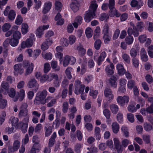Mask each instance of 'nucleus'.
<instances>
[{
  "label": "nucleus",
  "instance_id": "obj_21",
  "mask_svg": "<svg viewBox=\"0 0 153 153\" xmlns=\"http://www.w3.org/2000/svg\"><path fill=\"white\" fill-rule=\"evenodd\" d=\"M114 68V66L112 63H111L110 66L107 65L105 68V71L107 74L108 75H112L114 73L113 69Z\"/></svg>",
  "mask_w": 153,
  "mask_h": 153
},
{
  "label": "nucleus",
  "instance_id": "obj_55",
  "mask_svg": "<svg viewBox=\"0 0 153 153\" xmlns=\"http://www.w3.org/2000/svg\"><path fill=\"white\" fill-rule=\"evenodd\" d=\"M101 42L100 40L98 39L94 43V47L96 49L99 50L101 46Z\"/></svg>",
  "mask_w": 153,
  "mask_h": 153
},
{
  "label": "nucleus",
  "instance_id": "obj_34",
  "mask_svg": "<svg viewBox=\"0 0 153 153\" xmlns=\"http://www.w3.org/2000/svg\"><path fill=\"white\" fill-rule=\"evenodd\" d=\"M55 9L59 12L61 10L62 5L61 3L59 1L56 0L54 3Z\"/></svg>",
  "mask_w": 153,
  "mask_h": 153
},
{
  "label": "nucleus",
  "instance_id": "obj_54",
  "mask_svg": "<svg viewBox=\"0 0 153 153\" xmlns=\"http://www.w3.org/2000/svg\"><path fill=\"white\" fill-rule=\"evenodd\" d=\"M23 19L20 15H18L15 21V24L18 25H20L23 22Z\"/></svg>",
  "mask_w": 153,
  "mask_h": 153
},
{
  "label": "nucleus",
  "instance_id": "obj_29",
  "mask_svg": "<svg viewBox=\"0 0 153 153\" xmlns=\"http://www.w3.org/2000/svg\"><path fill=\"white\" fill-rule=\"evenodd\" d=\"M109 25L105 23L103 26L102 29V33L103 34L111 33V32L109 31Z\"/></svg>",
  "mask_w": 153,
  "mask_h": 153
},
{
  "label": "nucleus",
  "instance_id": "obj_39",
  "mask_svg": "<svg viewBox=\"0 0 153 153\" xmlns=\"http://www.w3.org/2000/svg\"><path fill=\"white\" fill-rule=\"evenodd\" d=\"M45 135L46 137L49 136L52 132V128L51 126L45 127Z\"/></svg>",
  "mask_w": 153,
  "mask_h": 153
},
{
  "label": "nucleus",
  "instance_id": "obj_64",
  "mask_svg": "<svg viewBox=\"0 0 153 153\" xmlns=\"http://www.w3.org/2000/svg\"><path fill=\"white\" fill-rule=\"evenodd\" d=\"M131 142L130 141L126 139H123L121 141L122 146L124 147H126Z\"/></svg>",
  "mask_w": 153,
  "mask_h": 153
},
{
  "label": "nucleus",
  "instance_id": "obj_7",
  "mask_svg": "<svg viewBox=\"0 0 153 153\" xmlns=\"http://www.w3.org/2000/svg\"><path fill=\"white\" fill-rule=\"evenodd\" d=\"M74 93L76 94L82 93L84 91L85 86L82 85L80 81L76 80L75 82Z\"/></svg>",
  "mask_w": 153,
  "mask_h": 153
},
{
  "label": "nucleus",
  "instance_id": "obj_43",
  "mask_svg": "<svg viewBox=\"0 0 153 153\" xmlns=\"http://www.w3.org/2000/svg\"><path fill=\"white\" fill-rule=\"evenodd\" d=\"M143 139L146 144H148L150 142V136L147 134H144L142 136Z\"/></svg>",
  "mask_w": 153,
  "mask_h": 153
},
{
  "label": "nucleus",
  "instance_id": "obj_51",
  "mask_svg": "<svg viewBox=\"0 0 153 153\" xmlns=\"http://www.w3.org/2000/svg\"><path fill=\"white\" fill-rule=\"evenodd\" d=\"M62 111L64 113H66L68 111V103L67 102H63L62 104Z\"/></svg>",
  "mask_w": 153,
  "mask_h": 153
},
{
  "label": "nucleus",
  "instance_id": "obj_47",
  "mask_svg": "<svg viewBox=\"0 0 153 153\" xmlns=\"http://www.w3.org/2000/svg\"><path fill=\"white\" fill-rule=\"evenodd\" d=\"M25 91L23 89H21L19 93V96H17L18 98L19 97V100L20 101H22L25 97Z\"/></svg>",
  "mask_w": 153,
  "mask_h": 153
},
{
  "label": "nucleus",
  "instance_id": "obj_5",
  "mask_svg": "<svg viewBox=\"0 0 153 153\" xmlns=\"http://www.w3.org/2000/svg\"><path fill=\"white\" fill-rule=\"evenodd\" d=\"M21 143L20 140H15L13 143V146H8V153H14L18 150L20 147Z\"/></svg>",
  "mask_w": 153,
  "mask_h": 153
},
{
  "label": "nucleus",
  "instance_id": "obj_56",
  "mask_svg": "<svg viewBox=\"0 0 153 153\" xmlns=\"http://www.w3.org/2000/svg\"><path fill=\"white\" fill-rule=\"evenodd\" d=\"M121 129L124 136L126 137H128V132L127 128L125 126H123L122 127Z\"/></svg>",
  "mask_w": 153,
  "mask_h": 153
},
{
  "label": "nucleus",
  "instance_id": "obj_24",
  "mask_svg": "<svg viewBox=\"0 0 153 153\" xmlns=\"http://www.w3.org/2000/svg\"><path fill=\"white\" fill-rule=\"evenodd\" d=\"M116 67L119 75L120 76L123 75L125 72V70L122 64H118L117 65Z\"/></svg>",
  "mask_w": 153,
  "mask_h": 153
},
{
  "label": "nucleus",
  "instance_id": "obj_13",
  "mask_svg": "<svg viewBox=\"0 0 153 153\" xmlns=\"http://www.w3.org/2000/svg\"><path fill=\"white\" fill-rule=\"evenodd\" d=\"M49 27V25L39 26L36 30V36L39 38H41L42 36L44 34V30L48 29Z\"/></svg>",
  "mask_w": 153,
  "mask_h": 153
},
{
  "label": "nucleus",
  "instance_id": "obj_30",
  "mask_svg": "<svg viewBox=\"0 0 153 153\" xmlns=\"http://www.w3.org/2000/svg\"><path fill=\"white\" fill-rule=\"evenodd\" d=\"M110 108L112 113L116 114L119 110V107L116 104H112L110 105Z\"/></svg>",
  "mask_w": 153,
  "mask_h": 153
},
{
  "label": "nucleus",
  "instance_id": "obj_62",
  "mask_svg": "<svg viewBox=\"0 0 153 153\" xmlns=\"http://www.w3.org/2000/svg\"><path fill=\"white\" fill-rule=\"evenodd\" d=\"M42 129V125L39 123L36 125L34 128V132L35 133H39L41 131Z\"/></svg>",
  "mask_w": 153,
  "mask_h": 153
},
{
  "label": "nucleus",
  "instance_id": "obj_27",
  "mask_svg": "<svg viewBox=\"0 0 153 153\" xmlns=\"http://www.w3.org/2000/svg\"><path fill=\"white\" fill-rule=\"evenodd\" d=\"M21 31L22 34L25 35L28 32L29 27L26 23H23L21 25Z\"/></svg>",
  "mask_w": 153,
  "mask_h": 153
},
{
  "label": "nucleus",
  "instance_id": "obj_49",
  "mask_svg": "<svg viewBox=\"0 0 153 153\" xmlns=\"http://www.w3.org/2000/svg\"><path fill=\"white\" fill-rule=\"evenodd\" d=\"M42 54L43 58L46 60H51L52 58V54L50 52L45 54L42 53Z\"/></svg>",
  "mask_w": 153,
  "mask_h": 153
},
{
  "label": "nucleus",
  "instance_id": "obj_20",
  "mask_svg": "<svg viewBox=\"0 0 153 153\" xmlns=\"http://www.w3.org/2000/svg\"><path fill=\"white\" fill-rule=\"evenodd\" d=\"M140 55L141 59L142 61L146 62L148 60V56L145 48H143L141 49L140 51Z\"/></svg>",
  "mask_w": 153,
  "mask_h": 153
},
{
  "label": "nucleus",
  "instance_id": "obj_22",
  "mask_svg": "<svg viewBox=\"0 0 153 153\" xmlns=\"http://www.w3.org/2000/svg\"><path fill=\"white\" fill-rule=\"evenodd\" d=\"M8 94L9 97L13 98V100L14 102L17 101L18 100V97L17 96L14 97L16 94V91L13 88H10L8 92Z\"/></svg>",
  "mask_w": 153,
  "mask_h": 153
},
{
  "label": "nucleus",
  "instance_id": "obj_25",
  "mask_svg": "<svg viewBox=\"0 0 153 153\" xmlns=\"http://www.w3.org/2000/svg\"><path fill=\"white\" fill-rule=\"evenodd\" d=\"M1 91L2 90H0V107L4 108L6 106L7 102L6 100L3 98L1 94Z\"/></svg>",
  "mask_w": 153,
  "mask_h": 153
},
{
  "label": "nucleus",
  "instance_id": "obj_44",
  "mask_svg": "<svg viewBox=\"0 0 153 153\" xmlns=\"http://www.w3.org/2000/svg\"><path fill=\"white\" fill-rule=\"evenodd\" d=\"M51 66L52 68L56 71H58L60 69L59 67L58 66L57 62L56 61H52L51 62Z\"/></svg>",
  "mask_w": 153,
  "mask_h": 153
},
{
  "label": "nucleus",
  "instance_id": "obj_26",
  "mask_svg": "<svg viewBox=\"0 0 153 153\" xmlns=\"http://www.w3.org/2000/svg\"><path fill=\"white\" fill-rule=\"evenodd\" d=\"M111 126L113 133L115 134L117 133L120 128L119 124L117 122H114L112 123Z\"/></svg>",
  "mask_w": 153,
  "mask_h": 153
},
{
  "label": "nucleus",
  "instance_id": "obj_59",
  "mask_svg": "<svg viewBox=\"0 0 153 153\" xmlns=\"http://www.w3.org/2000/svg\"><path fill=\"white\" fill-rule=\"evenodd\" d=\"M76 39L75 36L71 35L68 38L69 42L70 45H72L74 44Z\"/></svg>",
  "mask_w": 153,
  "mask_h": 153
},
{
  "label": "nucleus",
  "instance_id": "obj_58",
  "mask_svg": "<svg viewBox=\"0 0 153 153\" xmlns=\"http://www.w3.org/2000/svg\"><path fill=\"white\" fill-rule=\"evenodd\" d=\"M122 57L125 62L128 63H130V58L129 56L126 54L123 53L122 55Z\"/></svg>",
  "mask_w": 153,
  "mask_h": 153
},
{
  "label": "nucleus",
  "instance_id": "obj_28",
  "mask_svg": "<svg viewBox=\"0 0 153 153\" xmlns=\"http://www.w3.org/2000/svg\"><path fill=\"white\" fill-rule=\"evenodd\" d=\"M25 68L26 69L24 75L25 76H27V75L30 74L32 72L33 68V64L31 63L29 66Z\"/></svg>",
  "mask_w": 153,
  "mask_h": 153
},
{
  "label": "nucleus",
  "instance_id": "obj_36",
  "mask_svg": "<svg viewBox=\"0 0 153 153\" xmlns=\"http://www.w3.org/2000/svg\"><path fill=\"white\" fill-rule=\"evenodd\" d=\"M85 34L86 37L88 38H90L91 37L93 34V31L91 28L90 27H87L85 30Z\"/></svg>",
  "mask_w": 153,
  "mask_h": 153
},
{
  "label": "nucleus",
  "instance_id": "obj_40",
  "mask_svg": "<svg viewBox=\"0 0 153 153\" xmlns=\"http://www.w3.org/2000/svg\"><path fill=\"white\" fill-rule=\"evenodd\" d=\"M77 49L79 51V54L81 56H83L86 53V50L82 46H78L77 47Z\"/></svg>",
  "mask_w": 153,
  "mask_h": 153
},
{
  "label": "nucleus",
  "instance_id": "obj_11",
  "mask_svg": "<svg viewBox=\"0 0 153 153\" xmlns=\"http://www.w3.org/2000/svg\"><path fill=\"white\" fill-rule=\"evenodd\" d=\"M82 1V0H71L70 7L74 12H76L79 10Z\"/></svg>",
  "mask_w": 153,
  "mask_h": 153
},
{
  "label": "nucleus",
  "instance_id": "obj_48",
  "mask_svg": "<svg viewBox=\"0 0 153 153\" xmlns=\"http://www.w3.org/2000/svg\"><path fill=\"white\" fill-rule=\"evenodd\" d=\"M72 69V68L69 67L67 68L65 71V74L68 78L69 79H71L72 78L71 71Z\"/></svg>",
  "mask_w": 153,
  "mask_h": 153
},
{
  "label": "nucleus",
  "instance_id": "obj_45",
  "mask_svg": "<svg viewBox=\"0 0 153 153\" xmlns=\"http://www.w3.org/2000/svg\"><path fill=\"white\" fill-rule=\"evenodd\" d=\"M59 79L58 75L54 73H50L49 74V81H51L53 79L56 80Z\"/></svg>",
  "mask_w": 153,
  "mask_h": 153
},
{
  "label": "nucleus",
  "instance_id": "obj_33",
  "mask_svg": "<svg viewBox=\"0 0 153 153\" xmlns=\"http://www.w3.org/2000/svg\"><path fill=\"white\" fill-rule=\"evenodd\" d=\"M144 130L147 132H149L152 129V126L149 123L146 122L143 125Z\"/></svg>",
  "mask_w": 153,
  "mask_h": 153
},
{
  "label": "nucleus",
  "instance_id": "obj_61",
  "mask_svg": "<svg viewBox=\"0 0 153 153\" xmlns=\"http://www.w3.org/2000/svg\"><path fill=\"white\" fill-rule=\"evenodd\" d=\"M127 118L128 120L131 123H133L134 121V117L131 113H128L127 114Z\"/></svg>",
  "mask_w": 153,
  "mask_h": 153
},
{
  "label": "nucleus",
  "instance_id": "obj_41",
  "mask_svg": "<svg viewBox=\"0 0 153 153\" xmlns=\"http://www.w3.org/2000/svg\"><path fill=\"white\" fill-rule=\"evenodd\" d=\"M28 109L20 110L18 116L19 118H21L28 116Z\"/></svg>",
  "mask_w": 153,
  "mask_h": 153
},
{
  "label": "nucleus",
  "instance_id": "obj_60",
  "mask_svg": "<svg viewBox=\"0 0 153 153\" xmlns=\"http://www.w3.org/2000/svg\"><path fill=\"white\" fill-rule=\"evenodd\" d=\"M29 141V138L28 135L27 134H26L22 140V145H25L27 144L28 143Z\"/></svg>",
  "mask_w": 153,
  "mask_h": 153
},
{
  "label": "nucleus",
  "instance_id": "obj_2",
  "mask_svg": "<svg viewBox=\"0 0 153 153\" xmlns=\"http://www.w3.org/2000/svg\"><path fill=\"white\" fill-rule=\"evenodd\" d=\"M98 7L96 1H92L91 4L88 11H86L84 16L85 22H89L95 16V12Z\"/></svg>",
  "mask_w": 153,
  "mask_h": 153
},
{
  "label": "nucleus",
  "instance_id": "obj_12",
  "mask_svg": "<svg viewBox=\"0 0 153 153\" xmlns=\"http://www.w3.org/2000/svg\"><path fill=\"white\" fill-rule=\"evenodd\" d=\"M104 94L105 97L108 101H111L113 99L114 94L110 88H106L104 91Z\"/></svg>",
  "mask_w": 153,
  "mask_h": 153
},
{
  "label": "nucleus",
  "instance_id": "obj_32",
  "mask_svg": "<svg viewBox=\"0 0 153 153\" xmlns=\"http://www.w3.org/2000/svg\"><path fill=\"white\" fill-rule=\"evenodd\" d=\"M56 133L55 132H53L51 138L49 140L48 146L49 147H51L53 146L55 142V138H56Z\"/></svg>",
  "mask_w": 153,
  "mask_h": 153
},
{
  "label": "nucleus",
  "instance_id": "obj_35",
  "mask_svg": "<svg viewBox=\"0 0 153 153\" xmlns=\"http://www.w3.org/2000/svg\"><path fill=\"white\" fill-rule=\"evenodd\" d=\"M111 37V33L103 34V38L104 42L108 44L110 41Z\"/></svg>",
  "mask_w": 153,
  "mask_h": 153
},
{
  "label": "nucleus",
  "instance_id": "obj_50",
  "mask_svg": "<svg viewBox=\"0 0 153 153\" xmlns=\"http://www.w3.org/2000/svg\"><path fill=\"white\" fill-rule=\"evenodd\" d=\"M126 43L128 45L131 44L133 42L134 39L132 36H129L126 37L125 39Z\"/></svg>",
  "mask_w": 153,
  "mask_h": 153
},
{
  "label": "nucleus",
  "instance_id": "obj_46",
  "mask_svg": "<svg viewBox=\"0 0 153 153\" xmlns=\"http://www.w3.org/2000/svg\"><path fill=\"white\" fill-rule=\"evenodd\" d=\"M1 89H0V90H2L1 92L2 91V89L7 91L8 90L9 88V86L7 82L5 81H3L1 82Z\"/></svg>",
  "mask_w": 153,
  "mask_h": 153
},
{
  "label": "nucleus",
  "instance_id": "obj_19",
  "mask_svg": "<svg viewBox=\"0 0 153 153\" xmlns=\"http://www.w3.org/2000/svg\"><path fill=\"white\" fill-rule=\"evenodd\" d=\"M117 78L115 76H111L109 79V82L111 86L114 88H116L117 86V83L116 81Z\"/></svg>",
  "mask_w": 153,
  "mask_h": 153
},
{
  "label": "nucleus",
  "instance_id": "obj_10",
  "mask_svg": "<svg viewBox=\"0 0 153 153\" xmlns=\"http://www.w3.org/2000/svg\"><path fill=\"white\" fill-rule=\"evenodd\" d=\"M27 86L28 88H33V90L36 92L39 88V85L35 79H30L28 82Z\"/></svg>",
  "mask_w": 153,
  "mask_h": 153
},
{
  "label": "nucleus",
  "instance_id": "obj_4",
  "mask_svg": "<svg viewBox=\"0 0 153 153\" xmlns=\"http://www.w3.org/2000/svg\"><path fill=\"white\" fill-rule=\"evenodd\" d=\"M34 35L31 34L29 38L27 39L25 41L22 42L21 44V48L24 49L26 48L31 47L33 43V42L35 40Z\"/></svg>",
  "mask_w": 153,
  "mask_h": 153
},
{
  "label": "nucleus",
  "instance_id": "obj_1",
  "mask_svg": "<svg viewBox=\"0 0 153 153\" xmlns=\"http://www.w3.org/2000/svg\"><path fill=\"white\" fill-rule=\"evenodd\" d=\"M47 95L48 92L46 90L38 92L34 100V103L38 105H44L48 102L53 98V97L48 96L46 97Z\"/></svg>",
  "mask_w": 153,
  "mask_h": 153
},
{
  "label": "nucleus",
  "instance_id": "obj_52",
  "mask_svg": "<svg viewBox=\"0 0 153 153\" xmlns=\"http://www.w3.org/2000/svg\"><path fill=\"white\" fill-rule=\"evenodd\" d=\"M98 94V91L96 90H94L93 89H90L89 94L90 96L94 98H95L96 97Z\"/></svg>",
  "mask_w": 153,
  "mask_h": 153
},
{
  "label": "nucleus",
  "instance_id": "obj_57",
  "mask_svg": "<svg viewBox=\"0 0 153 153\" xmlns=\"http://www.w3.org/2000/svg\"><path fill=\"white\" fill-rule=\"evenodd\" d=\"M60 42L61 45L63 46H68L69 44L68 40L64 38L61 39Z\"/></svg>",
  "mask_w": 153,
  "mask_h": 153
},
{
  "label": "nucleus",
  "instance_id": "obj_14",
  "mask_svg": "<svg viewBox=\"0 0 153 153\" xmlns=\"http://www.w3.org/2000/svg\"><path fill=\"white\" fill-rule=\"evenodd\" d=\"M14 73L17 75L22 74L24 73V70L22 68V65L20 64H17L13 66Z\"/></svg>",
  "mask_w": 153,
  "mask_h": 153
},
{
  "label": "nucleus",
  "instance_id": "obj_18",
  "mask_svg": "<svg viewBox=\"0 0 153 153\" xmlns=\"http://www.w3.org/2000/svg\"><path fill=\"white\" fill-rule=\"evenodd\" d=\"M52 43V41L51 39H46L45 42H43L41 45L42 49L44 51L47 50L49 46Z\"/></svg>",
  "mask_w": 153,
  "mask_h": 153
},
{
  "label": "nucleus",
  "instance_id": "obj_16",
  "mask_svg": "<svg viewBox=\"0 0 153 153\" xmlns=\"http://www.w3.org/2000/svg\"><path fill=\"white\" fill-rule=\"evenodd\" d=\"M83 18L82 16L78 15L75 18L74 22L72 23L75 28H77L78 26L80 25L82 22Z\"/></svg>",
  "mask_w": 153,
  "mask_h": 153
},
{
  "label": "nucleus",
  "instance_id": "obj_17",
  "mask_svg": "<svg viewBox=\"0 0 153 153\" xmlns=\"http://www.w3.org/2000/svg\"><path fill=\"white\" fill-rule=\"evenodd\" d=\"M18 121V119L14 116L11 117L9 120V123L11 124L12 126H15L16 128L19 127Z\"/></svg>",
  "mask_w": 153,
  "mask_h": 153
},
{
  "label": "nucleus",
  "instance_id": "obj_38",
  "mask_svg": "<svg viewBox=\"0 0 153 153\" xmlns=\"http://www.w3.org/2000/svg\"><path fill=\"white\" fill-rule=\"evenodd\" d=\"M100 128L97 127L95 128V136L96 139L97 140H99L101 138V135L100 134Z\"/></svg>",
  "mask_w": 153,
  "mask_h": 153
},
{
  "label": "nucleus",
  "instance_id": "obj_23",
  "mask_svg": "<svg viewBox=\"0 0 153 153\" xmlns=\"http://www.w3.org/2000/svg\"><path fill=\"white\" fill-rule=\"evenodd\" d=\"M28 124L24 123L22 122H20L19 123V127L17 128H20L22 130V132L25 133L27 131Z\"/></svg>",
  "mask_w": 153,
  "mask_h": 153
},
{
  "label": "nucleus",
  "instance_id": "obj_9",
  "mask_svg": "<svg viewBox=\"0 0 153 153\" xmlns=\"http://www.w3.org/2000/svg\"><path fill=\"white\" fill-rule=\"evenodd\" d=\"M129 97L128 96L125 95L123 96H118L116 100L117 103L121 106H123L126 104H127L129 102Z\"/></svg>",
  "mask_w": 153,
  "mask_h": 153
},
{
  "label": "nucleus",
  "instance_id": "obj_6",
  "mask_svg": "<svg viewBox=\"0 0 153 153\" xmlns=\"http://www.w3.org/2000/svg\"><path fill=\"white\" fill-rule=\"evenodd\" d=\"M98 53H95L94 56L93 58L94 60L96 61L98 65H100L106 57L107 54L105 51H103L100 53L98 57Z\"/></svg>",
  "mask_w": 153,
  "mask_h": 153
},
{
  "label": "nucleus",
  "instance_id": "obj_53",
  "mask_svg": "<svg viewBox=\"0 0 153 153\" xmlns=\"http://www.w3.org/2000/svg\"><path fill=\"white\" fill-rule=\"evenodd\" d=\"M21 34L19 31H16L13 32V37L16 39H18V40L21 38Z\"/></svg>",
  "mask_w": 153,
  "mask_h": 153
},
{
  "label": "nucleus",
  "instance_id": "obj_42",
  "mask_svg": "<svg viewBox=\"0 0 153 153\" xmlns=\"http://www.w3.org/2000/svg\"><path fill=\"white\" fill-rule=\"evenodd\" d=\"M11 27V25L9 23H5L2 26V30L3 32H5L9 30Z\"/></svg>",
  "mask_w": 153,
  "mask_h": 153
},
{
  "label": "nucleus",
  "instance_id": "obj_63",
  "mask_svg": "<svg viewBox=\"0 0 153 153\" xmlns=\"http://www.w3.org/2000/svg\"><path fill=\"white\" fill-rule=\"evenodd\" d=\"M135 85V83L134 81L132 80H130L128 82V87L129 89H131L134 87V86Z\"/></svg>",
  "mask_w": 153,
  "mask_h": 153
},
{
  "label": "nucleus",
  "instance_id": "obj_31",
  "mask_svg": "<svg viewBox=\"0 0 153 153\" xmlns=\"http://www.w3.org/2000/svg\"><path fill=\"white\" fill-rule=\"evenodd\" d=\"M41 149L40 145L38 143H35L33 145L31 151L36 153L38 152Z\"/></svg>",
  "mask_w": 153,
  "mask_h": 153
},
{
  "label": "nucleus",
  "instance_id": "obj_37",
  "mask_svg": "<svg viewBox=\"0 0 153 153\" xmlns=\"http://www.w3.org/2000/svg\"><path fill=\"white\" fill-rule=\"evenodd\" d=\"M10 44L13 47L16 46L19 43V40L13 37L10 39Z\"/></svg>",
  "mask_w": 153,
  "mask_h": 153
},
{
  "label": "nucleus",
  "instance_id": "obj_3",
  "mask_svg": "<svg viewBox=\"0 0 153 153\" xmlns=\"http://www.w3.org/2000/svg\"><path fill=\"white\" fill-rule=\"evenodd\" d=\"M76 62V59L75 58L72 56L66 55L64 56L62 62L63 66L66 67L69 64L71 65H74Z\"/></svg>",
  "mask_w": 153,
  "mask_h": 153
},
{
  "label": "nucleus",
  "instance_id": "obj_15",
  "mask_svg": "<svg viewBox=\"0 0 153 153\" xmlns=\"http://www.w3.org/2000/svg\"><path fill=\"white\" fill-rule=\"evenodd\" d=\"M52 6V3L50 1H47L43 5L42 12L44 14L48 13L51 10Z\"/></svg>",
  "mask_w": 153,
  "mask_h": 153
},
{
  "label": "nucleus",
  "instance_id": "obj_8",
  "mask_svg": "<svg viewBox=\"0 0 153 153\" xmlns=\"http://www.w3.org/2000/svg\"><path fill=\"white\" fill-rule=\"evenodd\" d=\"M10 7L9 6H7L5 10L4 11V14L5 16H7L9 20L12 21L15 19L16 14L14 10H10Z\"/></svg>",
  "mask_w": 153,
  "mask_h": 153
}]
</instances>
